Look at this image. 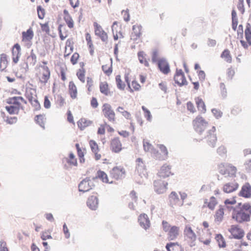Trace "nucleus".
I'll use <instances>...</instances> for the list:
<instances>
[{
    "label": "nucleus",
    "instance_id": "obj_45",
    "mask_svg": "<svg viewBox=\"0 0 251 251\" xmlns=\"http://www.w3.org/2000/svg\"><path fill=\"white\" fill-rule=\"evenodd\" d=\"M142 109L144 112L145 117L147 118L148 121H151V115L150 111L145 106H142Z\"/></svg>",
    "mask_w": 251,
    "mask_h": 251
},
{
    "label": "nucleus",
    "instance_id": "obj_43",
    "mask_svg": "<svg viewBox=\"0 0 251 251\" xmlns=\"http://www.w3.org/2000/svg\"><path fill=\"white\" fill-rule=\"evenodd\" d=\"M111 60L112 61V59H111ZM102 70L103 71V72L108 76L110 75L112 72V63L111 62V64L109 67H108V69L107 65H102Z\"/></svg>",
    "mask_w": 251,
    "mask_h": 251
},
{
    "label": "nucleus",
    "instance_id": "obj_59",
    "mask_svg": "<svg viewBox=\"0 0 251 251\" xmlns=\"http://www.w3.org/2000/svg\"><path fill=\"white\" fill-rule=\"evenodd\" d=\"M78 59V53H75L71 58V62L73 64H75L77 63Z\"/></svg>",
    "mask_w": 251,
    "mask_h": 251
},
{
    "label": "nucleus",
    "instance_id": "obj_63",
    "mask_svg": "<svg viewBox=\"0 0 251 251\" xmlns=\"http://www.w3.org/2000/svg\"><path fill=\"white\" fill-rule=\"evenodd\" d=\"M187 108L188 110L190 111L191 112L194 113L195 111L194 106L191 101L187 102Z\"/></svg>",
    "mask_w": 251,
    "mask_h": 251
},
{
    "label": "nucleus",
    "instance_id": "obj_39",
    "mask_svg": "<svg viewBox=\"0 0 251 251\" xmlns=\"http://www.w3.org/2000/svg\"><path fill=\"white\" fill-rule=\"evenodd\" d=\"M138 57L139 62L141 64H144V65L146 67H148L149 66V64L148 61L146 59H144L143 51H139L138 53Z\"/></svg>",
    "mask_w": 251,
    "mask_h": 251
},
{
    "label": "nucleus",
    "instance_id": "obj_61",
    "mask_svg": "<svg viewBox=\"0 0 251 251\" xmlns=\"http://www.w3.org/2000/svg\"><path fill=\"white\" fill-rule=\"evenodd\" d=\"M238 38L242 39L243 38V26L242 25H240L238 26V30L237 31Z\"/></svg>",
    "mask_w": 251,
    "mask_h": 251
},
{
    "label": "nucleus",
    "instance_id": "obj_37",
    "mask_svg": "<svg viewBox=\"0 0 251 251\" xmlns=\"http://www.w3.org/2000/svg\"><path fill=\"white\" fill-rule=\"evenodd\" d=\"M84 185L85 188L84 189L79 188V192H82L83 193H84L85 192L89 191L91 189V188H90L89 183L88 181H85L84 180L81 181V182L79 183V187H82V185Z\"/></svg>",
    "mask_w": 251,
    "mask_h": 251
},
{
    "label": "nucleus",
    "instance_id": "obj_16",
    "mask_svg": "<svg viewBox=\"0 0 251 251\" xmlns=\"http://www.w3.org/2000/svg\"><path fill=\"white\" fill-rule=\"evenodd\" d=\"M94 25L96 35L99 36L103 42H107L108 36L106 33L102 30L101 27L97 23H94Z\"/></svg>",
    "mask_w": 251,
    "mask_h": 251
},
{
    "label": "nucleus",
    "instance_id": "obj_19",
    "mask_svg": "<svg viewBox=\"0 0 251 251\" xmlns=\"http://www.w3.org/2000/svg\"><path fill=\"white\" fill-rule=\"evenodd\" d=\"M99 200L96 196H92L88 199L87 205L90 209L95 210L98 207Z\"/></svg>",
    "mask_w": 251,
    "mask_h": 251
},
{
    "label": "nucleus",
    "instance_id": "obj_11",
    "mask_svg": "<svg viewBox=\"0 0 251 251\" xmlns=\"http://www.w3.org/2000/svg\"><path fill=\"white\" fill-rule=\"evenodd\" d=\"M40 67L42 69V72L41 77H39V81L41 83L46 85L50 78V72L47 66L41 65Z\"/></svg>",
    "mask_w": 251,
    "mask_h": 251
},
{
    "label": "nucleus",
    "instance_id": "obj_32",
    "mask_svg": "<svg viewBox=\"0 0 251 251\" xmlns=\"http://www.w3.org/2000/svg\"><path fill=\"white\" fill-rule=\"evenodd\" d=\"M215 239L218 243V246L220 248H224L226 246V241L221 234H216Z\"/></svg>",
    "mask_w": 251,
    "mask_h": 251
},
{
    "label": "nucleus",
    "instance_id": "obj_8",
    "mask_svg": "<svg viewBox=\"0 0 251 251\" xmlns=\"http://www.w3.org/2000/svg\"><path fill=\"white\" fill-rule=\"evenodd\" d=\"M157 67L159 71L164 75L168 74L171 71L170 65L165 58L162 57L158 59Z\"/></svg>",
    "mask_w": 251,
    "mask_h": 251
},
{
    "label": "nucleus",
    "instance_id": "obj_58",
    "mask_svg": "<svg viewBox=\"0 0 251 251\" xmlns=\"http://www.w3.org/2000/svg\"><path fill=\"white\" fill-rule=\"evenodd\" d=\"M143 147L146 151H150L152 149V145L148 142H143Z\"/></svg>",
    "mask_w": 251,
    "mask_h": 251
},
{
    "label": "nucleus",
    "instance_id": "obj_40",
    "mask_svg": "<svg viewBox=\"0 0 251 251\" xmlns=\"http://www.w3.org/2000/svg\"><path fill=\"white\" fill-rule=\"evenodd\" d=\"M116 81L117 87L120 90H124L125 88V84L123 83L120 75H117L116 76Z\"/></svg>",
    "mask_w": 251,
    "mask_h": 251
},
{
    "label": "nucleus",
    "instance_id": "obj_23",
    "mask_svg": "<svg viewBox=\"0 0 251 251\" xmlns=\"http://www.w3.org/2000/svg\"><path fill=\"white\" fill-rule=\"evenodd\" d=\"M238 186L237 183H228L224 186L223 191L226 193H230L236 190Z\"/></svg>",
    "mask_w": 251,
    "mask_h": 251
},
{
    "label": "nucleus",
    "instance_id": "obj_62",
    "mask_svg": "<svg viewBox=\"0 0 251 251\" xmlns=\"http://www.w3.org/2000/svg\"><path fill=\"white\" fill-rule=\"evenodd\" d=\"M159 88L164 91L165 93H167V87L165 82H161L158 84Z\"/></svg>",
    "mask_w": 251,
    "mask_h": 251
},
{
    "label": "nucleus",
    "instance_id": "obj_22",
    "mask_svg": "<svg viewBox=\"0 0 251 251\" xmlns=\"http://www.w3.org/2000/svg\"><path fill=\"white\" fill-rule=\"evenodd\" d=\"M169 200L172 206L173 205L177 204L179 206L183 205V201L179 202L180 201L178 195L175 192H172L169 195Z\"/></svg>",
    "mask_w": 251,
    "mask_h": 251
},
{
    "label": "nucleus",
    "instance_id": "obj_5",
    "mask_svg": "<svg viewBox=\"0 0 251 251\" xmlns=\"http://www.w3.org/2000/svg\"><path fill=\"white\" fill-rule=\"evenodd\" d=\"M102 111L104 116L110 122H115V114L112 109V107L108 103H104L102 105Z\"/></svg>",
    "mask_w": 251,
    "mask_h": 251
},
{
    "label": "nucleus",
    "instance_id": "obj_29",
    "mask_svg": "<svg viewBox=\"0 0 251 251\" xmlns=\"http://www.w3.org/2000/svg\"><path fill=\"white\" fill-rule=\"evenodd\" d=\"M245 35L247 42L250 45H251V25L249 23L246 25Z\"/></svg>",
    "mask_w": 251,
    "mask_h": 251
},
{
    "label": "nucleus",
    "instance_id": "obj_35",
    "mask_svg": "<svg viewBox=\"0 0 251 251\" xmlns=\"http://www.w3.org/2000/svg\"><path fill=\"white\" fill-rule=\"evenodd\" d=\"M142 26L141 25H133L132 30L133 31V33L136 36V38H139L141 35V30L142 29Z\"/></svg>",
    "mask_w": 251,
    "mask_h": 251
},
{
    "label": "nucleus",
    "instance_id": "obj_20",
    "mask_svg": "<svg viewBox=\"0 0 251 251\" xmlns=\"http://www.w3.org/2000/svg\"><path fill=\"white\" fill-rule=\"evenodd\" d=\"M21 54L20 46L18 44H16L12 50L13 61L15 63H17L18 62Z\"/></svg>",
    "mask_w": 251,
    "mask_h": 251
},
{
    "label": "nucleus",
    "instance_id": "obj_41",
    "mask_svg": "<svg viewBox=\"0 0 251 251\" xmlns=\"http://www.w3.org/2000/svg\"><path fill=\"white\" fill-rule=\"evenodd\" d=\"M35 120L41 127L45 128V118L42 115L36 116Z\"/></svg>",
    "mask_w": 251,
    "mask_h": 251
},
{
    "label": "nucleus",
    "instance_id": "obj_36",
    "mask_svg": "<svg viewBox=\"0 0 251 251\" xmlns=\"http://www.w3.org/2000/svg\"><path fill=\"white\" fill-rule=\"evenodd\" d=\"M7 65V61L5 55H2L0 58V70L2 71H4Z\"/></svg>",
    "mask_w": 251,
    "mask_h": 251
},
{
    "label": "nucleus",
    "instance_id": "obj_25",
    "mask_svg": "<svg viewBox=\"0 0 251 251\" xmlns=\"http://www.w3.org/2000/svg\"><path fill=\"white\" fill-rule=\"evenodd\" d=\"M62 161L63 162H66L69 165L71 166L77 165V159L75 157L74 153L72 152L70 153L69 157H64Z\"/></svg>",
    "mask_w": 251,
    "mask_h": 251
},
{
    "label": "nucleus",
    "instance_id": "obj_55",
    "mask_svg": "<svg viewBox=\"0 0 251 251\" xmlns=\"http://www.w3.org/2000/svg\"><path fill=\"white\" fill-rule=\"evenodd\" d=\"M122 13H124V19L126 22H128L129 21L130 15L129 14V10L127 9L126 10H123Z\"/></svg>",
    "mask_w": 251,
    "mask_h": 251
},
{
    "label": "nucleus",
    "instance_id": "obj_31",
    "mask_svg": "<svg viewBox=\"0 0 251 251\" xmlns=\"http://www.w3.org/2000/svg\"><path fill=\"white\" fill-rule=\"evenodd\" d=\"M92 123V122L90 120H88L85 118H81L79 120V129L82 130L85 127L90 126Z\"/></svg>",
    "mask_w": 251,
    "mask_h": 251
},
{
    "label": "nucleus",
    "instance_id": "obj_30",
    "mask_svg": "<svg viewBox=\"0 0 251 251\" xmlns=\"http://www.w3.org/2000/svg\"><path fill=\"white\" fill-rule=\"evenodd\" d=\"M100 92L105 96L109 95L110 92L108 90V84L106 82H100Z\"/></svg>",
    "mask_w": 251,
    "mask_h": 251
},
{
    "label": "nucleus",
    "instance_id": "obj_53",
    "mask_svg": "<svg viewBox=\"0 0 251 251\" xmlns=\"http://www.w3.org/2000/svg\"><path fill=\"white\" fill-rule=\"evenodd\" d=\"M220 88L222 97L225 98L226 96V86L224 83H220Z\"/></svg>",
    "mask_w": 251,
    "mask_h": 251
},
{
    "label": "nucleus",
    "instance_id": "obj_7",
    "mask_svg": "<svg viewBox=\"0 0 251 251\" xmlns=\"http://www.w3.org/2000/svg\"><path fill=\"white\" fill-rule=\"evenodd\" d=\"M174 79L175 83L180 87L183 85H186L188 83L184 74L181 69L178 70L176 69Z\"/></svg>",
    "mask_w": 251,
    "mask_h": 251
},
{
    "label": "nucleus",
    "instance_id": "obj_48",
    "mask_svg": "<svg viewBox=\"0 0 251 251\" xmlns=\"http://www.w3.org/2000/svg\"><path fill=\"white\" fill-rule=\"evenodd\" d=\"M28 59L31 60V64L32 66L35 65L37 62V57L36 54L34 53L33 50H31L30 56L28 57Z\"/></svg>",
    "mask_w": 251,
    "mask_h": 251
},
{
    "label": "nucleus",
    "instance_id": "obj_28",
    "mask_svg": "<svg viewBox=\"0 0 251 251\" xmlns=\"http://www.w3.org/2000/svg\"><path fill=\"white\" fill-rule=\"evenodd\" d=\"M96 178H100L103 182L107 183H112V181L109 182L106 174L102 171L99 170L97 172Z\"/></svg>",
    "mask_w": 251,
    "mask_h": 251
},
{
    "label": "nucleus",
    "instance_id": "obj_13",
    "mask_svg": "<svg viewBox=\"0 0 251 251\" xmlns=\"http://www.w3.org/2000/svg\"><path fill=\"white\" fill-rule=\"evenodd\" d=\"M238 195L244 198H251V185L249 182L245 183L242 186Z\"/></svg>",
    "mask_w": 251,
    "mask_h": 251
},
{
    "label": "nucleus",
    "instance_id": "obj_1",
    "mask_svg": "<svg viewBox=\"0 0 251 251\" xmlns=\"http://www.w3.org/2000/svg\"><path fill=\"white\" fill-rule=\"evenodd\" d=\"M251 216V205L245 203L240 209H234L232 213V218L239 223L250 221Z\"/></svg>",
    "mask_w": 251,
    "mask_h": 251
},
{
    "label": "nucleus",
    "instance_id": "obj_60",
    "mask_svg": "<svg viewBox=\"0 0 251 251\" xmlns=\"http://www.w3.org/2000/svg\"><path fill=\"white\" fill-rule=\"evenodd\" d=\"M217 151L220 155H223L226 152V149L224 146H221L217 149Z\"/></svg>",
    "mask_w": 251,
    "mask_h": 251
},
{
    "label": "nucleus",
    "instance_id": "obj_57",
    "mask_svg": "<svg viewBox=\"0 0 251 251\" xmlns=\"http://www.w3.org/2000/svg\"><path fill=\"white\" fill-rule=\"evenodd\" d=\"M9 103L16 105V106L19 107L20 104V100L17 99V97H14L10 99Z\"/></svg>",
    "mask_w": 251,
    "mask_h": 251
},
{
    "label": "nucleus",
    "instance_id": "obj_18",
    "mask_svg": "<svg viewBox=\"0 0 251 251\" xmlns=\"http://www.w3.org/2000/svg\"><path fill=\"white\" fill-rule=\"evenodd\" d=\"M111 148L112 151L116 153H118L122 150V144L119 138H115L111 140Z\"/></svg>",
    "mask_w": 251,
    "mask_h": 251
},
{
    "label": "nucleus",
    "instance_id": "obj_33",
    "mask_svg": "<svg viewBox=\"0 0 251 251\" xmlns=\"http://www.w3.org/2000/svg\"><path fill=\"white\" fill-rule=\"evenodd\" d=\"M221 57L225 58V60L228 63H231L232 58L230 54V52L227 49L225 50L221 54Z\"/></svg>",
    "mask_w": 251,
    "mask_h": 251
},
{
    "label": "nucleus",
    "instance_id": "obj_52",
    "mask_svg": "<svg viewBox=\"0 0 251 251\" xmlns=\"http://www.w3.org/2000/svg\"><path fill=\"white\" fill-rule=\"evenodd\" d=\"M33 106L34 107L35 110H38L40 107V105L36 99V98L29 101Z\"/></svg>",
    "mask_w": 251,
    "mask_h": 251
},
{
    "label": "nucleus",
    "instance_id": "obj_12",
    "mask_svg": "<svg viewBox=\"0 0 251 251\" xmlns=\"http://www.w3.org/2000/svg\"><path fill=\"white\" fill-rule=\"evenodd\" d=\"M136 162L137 164L136 167V172L141 177L143 176L146 177V169L142 159L140 158H138L136 159Z\"/></svg>",
    "mask_w": 251,
    "mask_h": 251
},
{
    "label": "nucleus",
    "instance_id": "obj_4",
    "mask_svg": "<svg viewBox=\"0 0 251 251\" xmlns=\"http://www.w3.org/2000/svg\"><path fill=\"white\" fill-rule=\"evenodd\" d=\"M216 127L213 126L211 129L208 130L205 137L207 144L212 148H215L217 141L216 134L215 133Z\"/></svg>",
    "mask_w": 251,
    "mask_h": 251
},
{
    "label": "nucleus",
    "instance_id": "obj_51",
    "mask_svg": "<svg viewBox=\"0 0 251 251\" xmlns=\"http://www.w3.org/2000/svg\"><path fill=\"white\" fill-rule=\"evenodd\" d=\"M176 246H177V247L179 246L178 243H172L170 242L167 244L166 246V248L167 250V251H171V248H173ZM178 248H180L179 247H178ZM181 251H183L182 249H181Z\"/></svg>",
    "mask_w": 251,
    "mask_h": 251
},
{
    "label": "nucleus",
    "instance_id": "obj_54",
    "mask_svg": "<svg viewBox=\"0 0 251 251\" xmlns=\"http://www.w3.org/2000/svg\"><path fill=\"white\" fill-rule=\"evenodd\" d=\"M37 12L39 18L43 19L44 17V10L41 6L37 7Z\"/></svg>",
    "mask_w": 251,
    "mask_h": 251
},
{
    "label": "nucleus",
    "instance_id": "obj_15",
    "mask_svg": "<svg viewBox=\"0 0 251 251\" xmlns=\"http://www.w3.org/2000/svg\"><path fill=\"white\" fill-rule=\"evenodd\" d=\"M111 174L116 179H121L125 177V170L121 167H115L111 171Z\"/></svg>",
    "mask_w": 251,
    "mask_h": 251
},
{
    "label": "nucleus",
    "instance_id": "obj_47",
    "mask_svg": "<svg viewBox=\"0 0 251 251\" xmlns=\"http://www.w3.org/2000/svg\"><path fill=\"white\" fill-rule=\"evenodd\" d=\"M64 19L70 28H72L73 27V21L70 15L64 16Z\"/></svg>",
    "mask_w": 251,
    "mask_h": 251
},
{
    "label": "nucleus",
    "instance_id": "obj_21",
    "mask_svg": "<svg viewBox=\"0 0 251 251\" xmlns=\"http://www.w3.org/2000/svg\"><path fill=\"white\" fill-rule=\"evenodd\" d=\"M170 167L168 165H164L162 166L160 171L158 173V176L160 178H166L169 176L171 174Z\"/></svg>",
    "mask_w": 251,
    "mask_h": 251
},
{
    "label": "nucleus",
    "instance_id": "obj_6",
    "mask_svg": "<svg viewBox=\"0 0 251 251\" xmlns=\"http://www.w3.org/2000/svg\"><path fill=\"white\" fill-rule=\"evenodd\" d=\"M184 235L187 238V240L190 242V247L195 246V241L197 238L196 234L194 233L190 226H186L184 230Z\"/></svg>",
    "mask_w": 251,
    "mask_h": 251
},
{
    "label": "nucleus",
    "instance_id": "obj_10",
    "mask_svg": "<svg viewBox=\"0 0 251 251\" xmlns=\"http://www.w3.org/2000/svg\"><path fill=\"white\" fill-rule=\"evenodd\" d=\"M153 184L154 191L159 194L164 193L167 189L168 183L161 180H155Z\"/></svg>",
    "mask_w": 251,
    "mask_h": 251
},
{
    "label": "nucleus",
    "instance_id": "obj_14",
    "mask_svg": "<svg viewBox=\"0 0 251 251\" xmlns=\"http://www.w3.org/2000/svg\"><path fill=\"white\" fill-rule=\"evenodd\" d=\"M159 149L162 154H161V153H159L158 151L154 150L153 151L154 157L156 159L159 160H165L167 158L168 155V151L167 148L164 145H160Z\"/></svg>",
    "mask_w": 251,
    "mask_h": 251
},
{
    "label": "nucleus",
    "instance_id": "obj_38",
    "mask_svg": "<svg viewBox=\"0 0 251 251\" xmlns=\"http://www.w3.org/2000/svg\"><path fill=\"white\" fill-rule=\"evenodd\" d=\"M5 108L10 114H17L19 110L18 106L15 105L6 106Z\"/></svg>",
    "mask_w": 251,
    "mask_h": 251
},
{
    "label": "nucleus",
    "instance_id": "obj_24",
    "mask_svg": "<svg viewBox=\"0 0 251 251\" xmlns=\"http://www.w3.org/2000/svg\"><path fill=\"white\" fill-rule=\"evenodd\" d=\"M168 231L169 240H174L176 239L178 235L179 227L175 226H173Z\"/></svg>",
    "mask_w": 251,
    "mask_h": 251
},
{
    "label": "nucleus",
    "instance_id": "obj_2",
    "mask_svg": "<svg viewBox=\"0 0 251 251\" xmlns=\"http://www.w3.org/2000/svg\"><path fill=\"white\" fill-rule=\"evenodd\" d=\"M193 124L195 130L200 134H201L208 126V122L201 116H197L193 120Z\"/></svg>",
    "mask_w": 251,
    "mask_h": 251
},
{
    "label": "nucleus",
    "instance_id": "obj_34",
    "mask_svg": "<svg viewBox=\"0 0 251 251\" xmlns=\"http://www.w3.org/2000/svg\"><path fill=\"white\" fill-rule=\"evenodd\" d=\"M23 39L27 41L30 40L33 37V32L32 30L29 28L26 32L22 33Z\"/></svg>",
    "mask_w": 251,
    "mask_h": 251
},
{
    "label": "nucleus",
    "instance_id": "obj_42",
    "mask_svg": "<svg viewBox=\"0 0 251 251\" xmlns=\"http://www.w3.org/2000/svg\"><path fill=\"white\" fill-rule=\"evenodd\" d=\"M224 214V209L223 208L219 209L217 211L215 215V220L221 222L222 220Z\"/></svg>",
    "mask_w": 251,
    "mask_h": 251
},
{
    "label": "nucleus",
    "instance_id": "obj_26",
    "mask_svg": "<svg viewBox=\"0 0 251 251\" xmlns=\"http://www.w3.org/2000/svg\"><path fill=\"white\" fill-rule=\"evenodd\" d=\"M69 92L72 99H75L77 97V87L73 81H71L69 85Z\"/></svg>",
    "mask_w": 251,
    "mask_h": 251
},
{
    "label": "nucleus",
    "instance_id": "obj_9",
    "mask_svg": "<svg viewBox=\"0 0 251 251\" xmlns=\"http://www.w3.org/2000/svg\"><path fill=\"white\" fill-rule=\"evenodd\" d=\"M233 238L236 239H241L245 235L243 229L239 227L238 225H232L228 229Z\"/></svg>",
    "mask_w": 251,
    "mask_h": 251
},
{
    "label": "nucleus",
    "instance_id": "obj_49",
    "mask_svg": "<svg viewBox=\"0 0 251 251\" xmlns=\"http://www.w3.org/2000/svg\"><path fill=\"white\" fill-rule=\"evenodd\" d=\"M211 112L216 119H219L223 115L222 112L216 108H213L211 110Z\"/></svg>",
    "mask_w": 251,
    "mask_h": 251
},
{
    "label": "nucleus",
    "instance_id": "obj_17",
    "mask_svg": "<svg viewBox=\"0 0 251 251\" xmlns=\"http://www.w3.org/2000/svg\"><path fill=\"white\" fill-rule=\"evenodd\" d=\"M138 220L140 226L144 229H147L150 227V222L147 214H140Z\"/></svg>",
    "mask_w": 251,
    "mask_h": 251
},
{
    "label": "nucleus",
    "instance_id": "obj_56",
    "mask_svg": "<svg viewBox=\"0 0 251 251\" xmlns=\"http://www.w3.org/2000/svg\"><path fill=\"white\" fill-rule=\"evenodd\" d=\"M158 51L157 50H154L152 53L151 61L153 63H157L158 59Z\"/></svg>",
    "mask_w": 251,
    "mask_h": 251
},
{
    "label": "nucleus",
    "instance_id": "obj_27",
    "mask_svg": "<svg viewBox=\"0 0 251 251\" xmlns=\"http://www.w3.org/2000/svg\"><path fill=\"white\" fill-rule=\"evenodd\" d=\"M195 100L198 110L204 113L206 112V106L203 100L199 97L196 98Z\"/></svg>",
    "mask_w": 251,
    "mask_h": 251
},
{
    "label": "nucleus",
    "instance_id": "obj_64",
    "mask_svg": "<svg viewBox=\"0 0 251 251\" xmlns=\"http://www.w3.org/2000/svg\"><path fill=\"white\" fill-rule=\"evenodd\" d=\"M245 168L247 172H251V159L247 161L245 164Z\"/></svg>",
    "mask_w": 251,
    "mask_h": 251
},
{
    "label": "nucleus",
    "instance_id": "obj_46",
    "mask_svg": "<svg viewBox=\"0 0 251 251\" xmlns=\"http://www.w3.org/2000/svg\"><path fill=\"white\" fill-rule=\"evenodd\" d=\"M89 143L93 152L99 151L98 145L95 141L91 140Z\"/></svg>",
    "mask_w": 251,
    "mask_h": 251
},
{
    "label": "nucleus",
    "instance_id": "obj_3",
    "mask_svg": "<svg viewBox=\"0 0 251 251\" xmlns=\"http://www.w3.org/2000/svg\"><path fill=\"white\" fill-rule=\"evenodd\" d=\"M219 173L225 175L226 177H233L235 176L236 168L235 167L231 166L230 164H220L218 166Z\"/></svg>",
    "mask_w": 251,
    "mask_h": 251
},
{
    "label": "nucleus",
    "instance_id": "obj_44",
    "mask_svg": "<svg viewBox=\"0 0 251 251\" xmlns=\"http://www.w3.org/2000/svg\"><path fill=\"white\" fill-rule=\"evenodd\" d=\"M33 93H35V91L32 89H29L26 92V97L29 101L36 97V95L34 94Z\"/></svg>",
    "mask_w": 251,
    "mask_h": 251
},
{
    "label": "nucleus",
    "instance_id": "obj_50",
    "mask_svg": "<svg viewBox=\"0 0 251 251\" xmlns=\"http://www.w3.org/2000/svg\"><path fill=\"white\" fill-rule=\"evenodd\" d=\"M217 204L216 199L214 197H211L210 201L208 204V207L209 209L213 210L214 209Z\"/></svg>",
    "mask_w": 251,
    "mask_h": 251
}]
</instances>
